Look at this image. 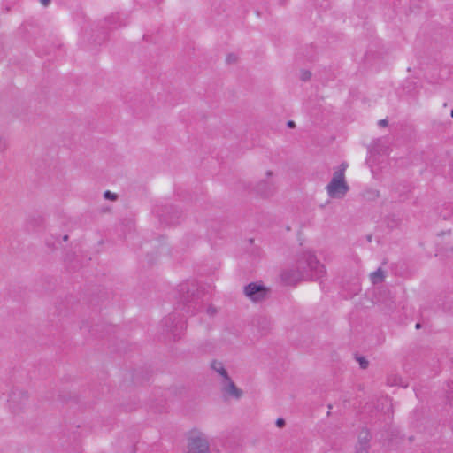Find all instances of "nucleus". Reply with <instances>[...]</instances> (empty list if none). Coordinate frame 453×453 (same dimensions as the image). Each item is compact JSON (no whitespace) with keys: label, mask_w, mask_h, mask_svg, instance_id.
<instances>
[{"label":"nucleus","mask_w":453,"mask_h":453,"mask_svg":"<svg viewBox=\"0 0 453 453\" xmlns=\"http://www.w3.org/2000/svg\"><path fill=\"white\" fill-rule=\"evenodd\" d=\"M217 312L216 309L214 307H209L207 309V313L210 315V316H213L215 313Z\"/></svg>","instance_id":"4be33fe9"},{"label":"nucleus","mask_w":453,"mask_h":453,"mask_svg":"<svg viewBox=\"0 0 453 453\" xmlns=\"http://www.w3.org/2000/svg\"><path fill=\"white\" fill-rule=\"evenodd\" d=\"M63 240H64V241H67V240H68V235H64V236H63Z\"/></svg>","instance_id":"bb28decb"},{"label":"nucleus","mask_w":453,"mask_h":453,"mask_svg":"<svg viewBox=\"0 0 453 453\" xmlns=\"http://www.w3.org/2000/svg\"><path fill=\"white\" fill-rule=\"evenodd\" d=\"M253 191L257 195L267 198L274 195L276 186L273 180H261L254 186Z\"/></svg>","instance_id":"0eeeda50"},{"label":"nucleus","mask_w":453,"mask_h":453,"mask_svg":"<svg viewBox=\"0 0 453 453\" xmlns=\"http://www.w3.org/2000/svg\"><path fill=\"white\" fill-rule=\"evenodd\" d=\"M273 175V172L272 171H267L266 172V176L267 177H271Z\"/></svg>","instance_id":"a878e982"},{"label":"nucleus","mask_w":453,"mask_h":453,"mask_svg":"<svg viewBox=\"0 0 453 453\" xmlns=\"http://www.w3.org/2000/svg\"><path fill=\"white\" fill-rule=\"evenodd\" d=\"M420 326H420V323H417V324H416V328H418H418H420Z\"/></svg>","instance_id":"c756f323"},{"label":"nucleus","mask_w":453,"mask_h":453,"mask_svg":"<svg viewBox=\"0 0 453 453\" xmlns=\"http://www.w3.org/2000/svg\"><path fill=\"white\" fill-rule=\"evenodd\" d=\"M188 453H211L207 438L203 434H194L188 439Z\"/></svg>","instance_id":"423d86ee"},{"label":"nucleus","mask_w":453,"mask_h":453,"mask_svg":"<svg viewBox=\"0 0 453 453\" xmlns=\"http://www.w3.org/2000/svg\"><path fill=\"white\" fill-rule=\"evenodd\" d=\"M119 15H111L109 17H107L105 19V22L110 26V27H114L115 25H117V23H119Z\"/></svg>","instance_id":"ddd939ff"},{"label":"nucleus","mask_w":453,"mask_h":453,"mask_svg":"<svg viewBox=\"0 0 453 453\" xmlns=\"http://www.w3.org/2000/svg\"><path fill=\"white\" fill-rule=\"evenodd\" d=\"M236 61V56L234 54H229L226 57L227 63H234Z\"/></svg>","instance_id":"aec40b11"},{"label":"nucleus","mask_w":453,"mask_h":453,"mask_svg":"<svg viewBox=\"0 0 453 453\" xmlns=\"http://www.w3.org/2000/svg\"><path fill=\"white\" fill-rule=\"evenodd\" d=\"M287 126L290 128H293L296 127V124L293 120H288V123H287Z\"/></svg>","instance_id":"b1692460"},{"label":"nucleus","mask_w":453,"mask_h":453,"mask_svg":"<svg viewBox=\"0 0 453 453\" xmlns=\"http://www.w3.org/2000/svg\"><path fill=\"white\" fill-rule=\"evenodd\" d=\"M449 389L452 391L451 393H448L447 398L451 405H453V382L449 384Z\"/></svg>","instance_id":"6ab92c4d"},{"label":"nucleus","mask_w":453,"mask_h":453,"mask_svg":"<svg viewBox=\"0 0 453 453\" xmlns=\"http://www.w3.org/2000/svg\"><path fill=\"white\" fill-rule=\"evenodd\" d=\"M284 425H285V420H284L283 418H278V419L276 420V426H277L278 427H282V426H284Z\"/></svg>","instance_id":"412c9836"},{"label":"nucleus","mask_w":453,"mask_h":453,"mask_svg":"<svg viewBox=\"0 0 453 453\" xmlns=\"http://www.w3.org/2000/svg\"><path fill=\"white\" fill-rule=\"evenodd\" d=\"M243 294L250 301L258 303L264 301L268 294L269 288L258 282H250L243 288Z\"/></svg>","instance_id":"20e7f679"},{"label":"nucleus","mask_w":453,"mask_h":453,"mask_svg":"<svg viewBox=\"0 0 453 453\" xmlns=\"http://www.w3.org/2000/svg\"><path fill=\"white\" fill-rule=\"evenodd\" d=\"M222 392L225 395L232 396L235 399H240L242 395V389L235 386L231 378L222 381Z\"/></svg>","instance_id":"1a4fd4ad"},{"label":"nucleus","mask_w":453,"mask_h":453,"mask_svg":"<svg viewBox=\"0 0 453 453\" xmlns=\"http://www.w3.org/2000/svg\"><path fill=\"white\" fill-rule=\"evenodd\" d=\"M347 167L348 164L342 162L338 169L334 171L332 180L326 187L329 197L342 198L349 190V187L345 180Z\"/></svg>","instance_id":"7ed1b4c3"},{"label":"nucleus","mask_w":453,"mask_h":453,"mask_svg":"<svg viewBox=\"0 0 453 453\" xmlns=\"http://www.w3.org/2000/svg\"><path fill=\"white\" fill-rule=\"evenodd\" d=\"M160 220L167 225L178 223L180 212L173 206H165L160 211H157Z\"/></svg>","instance_id":"6e6552de"},{"label":"nucleus","mask_w":453,"mask_h":453,"mask_svg":"<svg viewBox=\"0 0 453 453\" xmlns=\"http://www.w3.org/2000/svg\"><path fill=\"white\" fill-rule=\"evenodd\" d=\"M367 435H368V434H366V435H365V438H363V441H369V439L367 438Z\"/></svg>","instance_id":"cd10ccee"},{"label":"nucleus","mask_w":453,"mask_h":453,"mask_svg":"<svg viewBox=\"0 0 453 453\" xmlns=\"http://www.w3.org/2000/svg\"><path fill=\"white\" fill-rule=\"evenodd\" d=\"M40 2L42 5L47 6L50 3V0H40Z\"/></svg>","instance_id":"393cba45"},{"label":"nucleus","mask_w":453,"mask_h":453,"mask_svg":"<svg viewBox=\"0 0 453 453\" xmlns=\"http://www.w3.org/2000/svg\"><path fill=\"white\" fill-rule=\"evenodd\" d=\"M385 274L381 268H378L370 274V280L373 285L380 284L384 281Z\"/></svg>","instance_id":"f8f14e48"},{"label":"nucleus","mask_w":453,"mask_h":453,"mask_svg":"<svg viewBox=\"0 0 453 453\" xmlns=\"http://www.w3.org/2000/svg\"><path fill=\"white\" fill-rule=\"evenodd\" d=\"M204 291L201 289L196 281H185L177 288L176 310L187 314L194 315L203 307Z\"/></svg>","instance_id":"f03ea898"},{"label":"nucleus","mask_w":453,"mask_h":453,"mask_svg":"<svg viewBox=\"0 0 453 453\" xmlns=\"http://www.w3.org/2000/svg\"><path fill=\"white\" fill-rule=\"evenodd\" d=\"M211 368L222 378V381L230 378L222 362L212 360L211 363Z\"/></svg>","instance_id":"9b49d317"},{"label":"nucleus","mask_w":453,"mask_h":453,"mask_svg":"<svg viewBox=\"0 0 453 453\" xmlns=\"http://www.w3.org/2000/svg\"><path fill=\"white\" fill-rule=\"evenodd\" d=\"M356 360L358 362L362 369H366L368 367L369 362L365 357L357 356Z\"/></svg>","instance_id":"4468645a"},{"label":"nucleus","mask_w":453,"mask_h":453,"mask_svg":"<svg viewBox=\"0 0 453 453\" xmlns=\"http://www.w3.org/2000/svg\"><path fill=\"white\" fill-rule=\"evenodd\" d=\"M450 116L453 119V109L451 110Z\"/></svg>","instance_id":"7c9ffc66"},{"label":"nucleus","mask_w":453,"mask_h":453,"mask_svg":"<svg viewBox=\"0 0 453 453\" xmlns=\"http://www.w3.org/2000/svg\"><path fill=\"white\" fill-rule=\"evenodd\" d=\"M401 378L397 376L388 377V383L391 386L399 385L400 384Z\"/></svg>","instance_id":"dca6fc26"},{"label":"nucleus","mask_w":453,"mask_h":453,"mask_svg":"<svg viewBox=\"0 0 453 453\" xmlns=\"http://www.w3.org/2000/svg\"><path fill=\"white\" fill-rule=\"evenodd\" d=\"M8 147V142L6 138L0 136V152L3 153Z\"/></svg>","instance_id":"2eb2a0df"},{"label":"nucleus","mask_w":453,"mask_h":453,"mask_svg":"<svg viewBox=\"0 0 453 453\" xmlns=\"http://www.w3.org/2000/svg\"><path fill=\"white\" fill-rule=\"evenodd\" d=\"M311 73L308 70H303L301 72V80L303 81H307L311 79Z\"/></svg>","instance_id":"f3484780"},{"label":"nucleus","mask_w":453,"mask_h":453,"mask_svg":"<svg viewBox=\"0 0 453 453\" xmlns=\"http://www.w3.org/2000/svg\"><path fill=\"white\" fill-rule=\"evenodd\" d=\"M104 196L106 198V199H111L112 201L116 200L118 196L114 193H111V191H105L104 194Z\"/></svg>","instance_id":"a211bd4d"},{"label":"nucleus","mask_w":453,"mask_h":453,"mask_svg":"<svg viewBox=\"0 0 453 453\" xmlns=\"http://www.w3.org/2000/svg\"><path fill=\"white\" fill-rule=\"evenodd\" d=\"M167 330L173 334V338H180L183 331L186 329V322L176 312L169 314L163 320Z\"/></svg>","instance_id":"39448f33"},{"label":"nucleus","mask_w":453,"mask_h":453,"mask_svg":"<svg viewBox=\"0 0 453 453\" xmlns=\"http://www.w3.org/2000/svg\"><path fill=\"white\" fill-rule=\"evenodd\" d=\"M326 269L311 251L298 254L293 267L282 271L280 277L287 285L303 280H319L326 276Z\"/></svg>","instance_id":"f257e3e1"},{"label":"nucleus","mask_w":453,"mask_h":453,"mask_svg":"<svg viewBox=\"0 0 453 453\" xmlns=\"http://www.w3.org/2000/svg\"><path fill=\"white\" fill-rule=\"evenodd\" d=\"M388 124V121L387 119H380L379 122H378V125L380 127H387Z\"/></svg>","instance_id":"5701e85b"},{"label":"nucleus","mask_w":453,"mask_h":453,"mask_svg":"<svg viewBox=\"0 0 453 453\" xmlns=\"http://www.w3.org/2000/svg\"><path fill=\"white\" fill-rule=\"evenodd\" d=\"M367 435H368V434H366V435H365V438H363V441H369V439L367 438Z\"/></svg>","instance_id":"c85d7f7f"},{"label":"nucleus","mask_w":453,"mask_h":453,"mask_svg":"<svg viewBox=\"0 0 453 453\" xmlns=\"http://www.w3.org/2000/svg\"><path fill=\"white\" fill-rule=\"evenodd\" d=\"M27 394L22 390L12 391L9 398L10 408L13 412L18 411L19 407L17 406L16 403H25L27 400Z\"/></svg>","instance_id":"9d476101"}]
</instances>
